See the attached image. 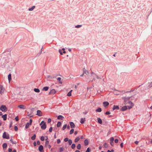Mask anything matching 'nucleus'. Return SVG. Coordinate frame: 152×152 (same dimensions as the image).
Returning a JSON list of instances; mask_svg holds the SVG:
<instances>
[{
    "mask_svg": "<svg viewBox=\"0 0 152 152\" xmlns=\"http://www.w3.org/2000/svg\"><path fill=\"white\" fill-rule=\"evenodd\" d=\"M94 75H95V76L96 77L97 79H101L102 78L101 77H99L97 75H96L95 74H94Z\"/></svg>",
    "mask_w": 152,
    "mask_h": 152,
    "instance_id": "nucleus-38",
    "label": "nucleus"
},
{
    "mask_svg": "<svg viewBox=\"0 0 152 152\" xmlns=\"http://www.w3.org/2000/svg\"><path fill=\"white\" fill-rule=\"evenodd\" d=\"M75 144H72L71 146V148L72 149L75 148Z\"/></svg>",
    "mask_w": 152,
    "mask_h": 152,
    "instance_id": "nucleus-37",
    "label": "nucleus"
},
{
    "mask_svg": "<svg viewBox=\"0 0 152 152\" xmlns=\"http://www.w3.org/2000/svg\"><path fill=\"white\" fill-rule=\"evenodd\" d=\"M104 146L105 148H107L108 147L107 144L106 142H105L104 144Z\"/></svg>",
    "mask_w": 152,
    "mask_h": 152,
    "instance_id": "nucleus-42",
    "label": "nucleus"
},
{
    "mask_svg": "<svg viewBox=\"0 0 152 152\" xmlns=\"http://www.w3.org/2000/svg\"><path fill=\"white\" fill-rule=\"evenodd\" d=\"M49 88V87H45L43 88V90H45V91H47Z\"/></svg>",
    "mask_w": 152,
    "mask_h": 152,
    "instance_id": "nucleus-28",
    "label": "nucleus"
},
{
    "mask_svg": "<svg viewBox=\"0 0 152 152\" xmlns=\"http://www.w3.org/2000/svg\"><path fill=\"white\" fill-rule=\"evenodd\" d=\"M72 90H71L67 94V96H71V95H72L71 93H72Z\"/></svg>",
    "mask_w": 152,
    "mask_h": 152,
    "instance_id": "nucleus-26",
    "label": "nucleus"
},
{
    "mask_svg": "<svg viewBox=\"0 0 152 152\" xmlns=\"http://www.w3.org/2000/svg\"><path fill=\"white\" fill-rule=\"evenodd\" d=\"M80 139V138L79 137H77L75 139V142H77L78 141H79V140Z\"/></svg>",
    "mask_w": 152,
    "mask_h": 152,
    "instance_id": "nucleus-23",
    "label": "nucleus"
},
{
    "mask_svg": "<svg viewBox=\"0 0 152 152\" xmlns=\"http://www.w3.org/2000/svg\"><path fill=\"white\" fill-rule=\"evenodd\" d=\"M34 91L37 93H39L40 92V90L38 88H35L34 89Z\"/></svg>",
    "mask_w": 152,
    "mask_h": 152,
    "instance_id": "nucleus-19",
    "label": "nucleus"
},
{
    "mask_svg": "<svg viewBox=\"0 0 152 152\" xmlns=\"http://www.w3.org/2000/svg\"><path fill=\"white\" fill-rule=\"evenodd\" d=\"M77 149H79V150H80V149L81 148V145L80 144H79L77 146Z\"/></svg>",
    "mask_w": 152,
    "mask_h": 152,
    "instance_id": "nucleus-35",
    "label": "nucleus"
},
{
    "mask_svg": "<svg viewBox=\"0 0 152 152\" xmlns=\"http://www.w3.org/2000/svg\"><path fill=\"white\" fill-rule=\"evenodd\" d=\"M66 126H67V124H64L63 127H62V130H64L66 128Z\"/></svg>",
    "mask_w": 152,
    "mask_h": 152,
    "instance_id": "nucleus-31",
    "label": "nucleus"
},
{
    "mask_svg": "<svg viewBox=\"0 0 152 152\" xmlns=\"http://www.w3.org/2000/svg\"><path fill=\"white\" fill-rule=\"evenodd\" d=\"M18 107L20 109L24 110L26 109V107L24 105H20L18 106Z\"/></svg>",
    "mask_w": 152,
    "mask_h": 152,
    "instance_id": "nucleus-5",
    "label": "nucleus"
},
{
    "mask_svg": "<svg viewBox=\"0 0 152 152\" xmlns=\"http://www.w3.org/2000/svg\"><path fill=\"white\" fill-rule=\"evenodd\" d=\"M0 110L3 112H6L7 110V108L5 105H1L0 107Z\"/></svg>",
    "mask_w": 152,
    "mask_h": 152,
    "instance_id": "nucleus-2",
    "label": "nucleus"
},
{
    "mask_svg": "<svg viewBox=\"0 0 152 152\" xmlns=\"http://www.w3.org/2000/svg\"><path fill=\"white\" fill-rule=\"evenodd\" d=\"M14 129H15V130L16 131H17L18 130V128L17 126H15Z\"/></svg>",
    "mask_w": 152,
    "mask_h": 152,
    "instance_id": "nucleus-46",
    "label": "nucleus"
},
{
    "mask_svg": "<svg viewBox=\"0 0 152 152\" xmlns=\"http://www.w3.org/2000/svg\"><path fill=\"white\" fill-rule=\"evenodd\" d=\"M60 142H61V140L60 139H58L57 140V143L59 144Z\"/></svg>",
    "mask_w": 152,
    "mask_h": 152,
    "instance_id": "nucleus-49",
    "label": "nucleus"
},
{
    "mask_svg": "<svg viewBox=\"0 0 152 152\" xmlns=\"http://www.w3.org/2000/svg\"><path fill=\"white\" fill-rule=\"evenodd\" d=\"M5 91L4 88L1 85H0V94H2Z\"/></svg>",
    "mask_w": 152,
    "mask_h": 152,
    "instance_id": "nucleus-4",
    "label": "nucleus"
},
{
    "mask_svg": "<svg viewBox=\"0 0 152 152\" xmlns=\"http://www.w3.org/2000/svg\"><path fill=\"white\" fill-rule=\"evenodd\" d=\"M47 146H48V148H50L51 147V146L49 145H47Z\"/></svg>",
    "mask_w": 152,
    "mask_h": 152,
    "instance_id": "nucleus-63",
    "label": "nucleus"
},
{
    "mask_svg": "<svg viewBox=\"0 0 152 152\" xmlns=\"http://www.w3.org/2000/svg\"><path fill=\"white\" fill-rule=\"evenodd\" d=\"M84 73L86 74H87L88 73V72L87 70H86V71H84L83 72Z\"/></svg>",
    "mask_w": 152,
    "mask_h": 152,
    "instance_id": "nucleus-44",
    "label": "nucleus"
},
{
    "mask_svg": "<svg viewBox=\"0 0 152 152\" xmlns=\"http://www.w3.org/2000/svg\"><path fill=\"white\" fill-rule=\"evenodd\" d=\"M51 119H50V118H49L48 120V123H50L51 122Z\"/></svg>",
    "mask_w": 152,
    "mask_h": 152,
    "instance_id": "nucleus-56",
    "label": "nucleus"
},
{
    "mask_svg": "<svg viewBox=\"0 0 152 152\" xmlns=\"http://www.w3.org/2000/svg\"><path fill=\"white\" fill-rule=\"evenodd\" d=\"M118 139H115V143H117L118 142Z\"/></svg>",
    "mask_w": 152,
    "mask_h": 152,
    "instance_id": "nucleus-52",
    "label": "nucleus"
},
{
    "mask_svg": "<svg viewBox=\"0 0 152 152\" xmlns=\"http://www.w3.org/2000/svg\"><path fill=\"white\" fill-rule=\"evenodd\" d=\"M30 125V124H29V123L28 122L27 123L25 126L26 128V129L28 128L29 127Z\"/></svg>",
    "mask_w": 152,
    "mask_h": 152,
    "instance_id": "nucleus-29",
    "label": "nucleus"
},
{
    "mask_svg": "<svg viewBox=\"0 0 152 152\" xmlns=\"http://www.w3.org/2000/svg\"><path fill=\"white\" fill-rule=\"evenodd\" d=\"M110 144L112 146H114V143L113 142H110Z\"/></svg>",
    "mask_w": 152,
    "mask_h": 152,
    "instance_id": "nucleus-51",
    "label": "nucleus"
},
{
    "mask_svg": "<svg viewBox=\"0 0 152 152\" xmlns=\"http://www.w3.org/2000/svg\"><path fill=\"white\" fill-rule=\"evenodd\" d=\"M45 140V139H44V137L42 136L41 137V140H42V141H44Z\"/></svg>",
    "mask_w": 152,
    "mask_h": 152,
    "instance_id": "nucleus-48",
    "label": "nucleus"
},
{
    "mask_svg": "<svg viewBox=\"0 0 152 152\" xmlns=\"http://www.w3.org/2000/svg\"><path fill=\"white\" fill-rule=\"evenodd\" d=\"M42 112L40 110H37V114L36 115H38L39 116H42Z\"/></svg>",
    "mask_w": 152,
    "mask_h": 152,
    "instance_id": "nucleus-6",
    "label": "nucleus"
},
{
    "mask_svg": "<svg viewBox=\"0 0 152 152\" xmlns=\"http://www.w3.org/2000/svg\"><path fill=\"white\" fill-rule=\"evenodd\" d=\"M138 142H139L138 141H136L134 142L136 144H138Z\"/></svg>",
    "mask_w": 152,
    "mask_h": 152,
    "instance_id": "nucleus-62",
    "label": "nucleus"
},
{
    "mask_svg": "<svg viewBox=\"0 0 152 152\" xmlns=\"http://www.w3.org/2000/svg\"><path fill=\"white\" fill-rule=\"evenodd\" d=\"M84 144L85 145H87L88 144V141L87 139H86L84 140Z\"/></svg>",
    "mask_w": 152,
    "mask_h": 152,
    "instance_id": "nucleus-24",
    "label": "nucleus"
},
{
    "mask_svg": "<svg viewBox=\"0 0 152 152\" xmlns=\"http://www.w3.org/2000/svg\"><path fill=\"white\" fill-rule=\"evenodd\" d=\"M68 143H69V145H71L72 143V140L71 139H69L68 140Z\"/></svg>",
    "mask_w": 152,
    "mask_h": 152,
    "instance_id": "nucleus-36",
    "label": "nucleus"
},
{
    "mask_svg": "<svg viewBox=\"0 0 152 152\" xmlns=\"http://www.w3.org/2000/svg\"><path fill=\"white\" fill-rule=\"evenodd\" d=\"M82 25H77L75 27L76 28H79L82 26Z\"/></svg>",
    "mask_w": 152,
    "mask_h": 152,
    "instance_id": "nucleus-45",
    "label": "nucleus"
},
{
    "mask_svg": "<svg viewBox=\"0 0 152 152\" xmlns=\"http://www.w3.org/2000/svg\"><path fill=\"white\" fill-rule=\"evenodd\" d=\"M32 122V120L31 119H30L29 121V124H30V125H31Z\"/></svg>",
    "mask_w": 152,
    "mask_h": 152,
    "instance_id": "nucleus-58",
    "label": "nucleus"
},
{
    "mask_svg": "<svg viewBox=\"0 0 152 152\" xmlns=\"http://www.w3.org/2000/svg\"><path fill=\"white\" fill-rule=\"evenodd\" d=\"M61 125V123L60 122H58L57 124V127H59Z\"/></svg>",
    "mask_w": 152,
    "mask_h": 152,
    "instance_id": "nucleus-33",
    "label": "nucleus"
},
{
    "mask_svg": "<svg viewBox=\"0 0 152 152\" xmlns=\"http://www.w3.org/2000/svg\"><path fill=\"white\" fill-rule=\"evenodd\" d=\"M48 78H49L53 79L54 78V77L53 76L48 75Z\"/></svg>",
    "mask_w": 152,
    "mask_h": 152,
    "instance_id": "nucleus-39",
    "label": "nucleus"
},
{
    "mask_svg": "<svg viewBox=\"0 0 152 152\" xmlns=\"http://www.w3.org/2000/svg\"><path fill=\"white\" fill-rule=\"evenodd\" d=\"M74 129H72L70 131V133H69L70 134H73L74 132Z\"/></svg>",
    "mask_w": 152,
    "mask_h": 152,
    "instance_id": "nucleus-34",
    "label": "nucleus"
},
{
    "mask_svg": "<svg viewBox=\"0 0 152 152\" xmlns=\"http://www.w3.org/2000/svg\"><path fill=\"white\" fill-rule=\"evenodd\" d=\"M8 79L9 80V81H10L11 80V74H9L8 75Z\"/></svg>",
    "mask_w": 152,
    "mask_h": 152,
    "instance_id": "nucleus-25",
    "label": "nucleus"
},
{
    "mask_svg": "<svg viewBox=\"0 0 152 152\" xmlns=\"http://www.w3.org/2000/svg\"><path fill=\"white\" fill-rule=\"evenodd\" d=\"M127 107L126 106H124L121 109V110L122 111H125L126 110H127Z\"/></svg>",
    "mask_w": 152,
    "mask_h": 152,
    "instance_id": "nucleus-15",
    "label": "nucleus"
},
{
    "mask_svg": "<svg viewBox=\"0 0 152 152\" xmlns=\"http://www.w3.org/2000/svg\"><path fill=\"white\" fill-rule=\"evenodd\" d=\"M103 104L104 107H106L109 105V104L107 102H103Z\"/></svg>",
    "mask_w": 152,
    "mask_h": 152,
    "instance_id": "nucleus-9",
    "label": "nucleus"
},
{
    "mask_svg": "<svg viewBox=\"0 0 152 152\" xmlns=\"http://www.w3.org/2000/svg\"><path fill=\"white\" fill-rule=\"evenodd\" d=\"M15 119L16 120V121H18L19 119L18 118V116H17L15 118Z\"/></svg>",
    "mask_w": 152,
    "mask_h": 152,
    "instance_id": "nucleus-55",
    "label": "nucleus"
},
{
    "mask_svg": "<svg viewBox=\"0 0 152 152\" xmlns=\"http://www.w3.org/2000/svg\"><path fill=\"white\" fill-rule=\"evenodd\" d=\"M69 124L70 125L71 128H74L75 127V125L73 122H69Z\"/></svg>",
    "mask_w": 152,
    "mask_h": 152,
    "instance_id": "nucleus-7",
    "label": "nucleus"
},
{
    "mask_svg": "<svg viewBox=\"0 0 152 152\" xmlns=\"http://www.w3.org/2000/svg\"><path fill=\"white\" fill-rule=\"evenodd\" d=\"M56 92V91L55 89H53L51 90V91L50 92V94H55Z\"/></svg>",
    "mask_w": 152,
    "mask_h": 152,
    "instance_id": "nucleus-10",
    "label": "nucleus"
},
{
    "mask_svg": "<svg viewBox=\"0 0 152 152\" xmlns=\"http://www.w3.org/2000/svg\"><path fill=\"white\" fill-rule=\"evenodd\" d=\"M86 120H85V118H81V120L80 121V122L81 124H83L84 123V122H85Z\"/></svg>",
    "mask_w": 152,
    "mask_h": 152,
    "instance_id": "nucleus-16",
    "label": "nucleus"
},
{
    "mask_svg": "<svg viewBox=\"0 0 152 152\" xmlns=\"http://www.w3.org/2000/svg\"><path fill=\"white\" fill-rule=\"evenodd\" d=\"M58 81H59V83L60 84L62 83V82L61 81V78L60 77H58L57 78Z\"/></svg>",
    "mask_w": 152,
    "mask_h": 152,
    "instance_id": "nucleus-21",
    "label": "nucleus"
},
{
    "mask_svg": "<svg viewBox=\"0 0 152 152\" xmlns=\"http://www.w3.org/2000/svg\"><path fill=\"white\" fill-rule=\"evenodd\" d=\"M3 148H6L7 147V144L6 143H4L3 145Z\"/></svg>",
    "mask_w": 152,
    "mask_h": 152,
    "instance_id": "nucleus-18",
    "label": "nucleus"
},
{
    "mask_svg": "<svg viewBox=\"0 0 152 152\" xmlns=\"http://www.w3.org/2000/svg\"><path fill=\"white\" fill-rule=\"evenodd\" d=\"M3 137L4 138L9 139V135L8 134H7L6 132H4L3 135Z\"/></svg>",
    "mask_w": 152,
    "mask_h": 152,
    "instance_id": "nucleus-3",
    "label": "nucleus"
},
{
    "mask_svg": "<svg viewBox=\"0 0 152 152\" xmlns=\"http://www.w3.org/2000/svg\"><path fill=\"white\" fill-rule=\"evenodd\" d=\"M68 139L67 138H66L64 140V141L65 142H67V141H68Z\"/></svg>",
    "mask_w": 152,
    "mask_h": 152,
    "instance_id": "nucleus-54",
    "label": "nucleus"
},
{
    "mask_svg": "<svg viewBox=\"0 0 152 152\" xmlns=\"http://www.w3.org/2000/svg\"><path fill=\"white\" fill-rule=\"evenodd\" d=\"M49 141L48 140H46L45 142V146H47V145H49Z\"/></svg>",
    "mask_w": 152,
    "mask_h": 152,
    "instance_id": "nucleus-43",
    "label": "nucleus"
},
{
    "mask_svg": "<svg viewBox=\"0 0 152 152\" xmlns=\"http://www.w3.org/2000/svg\"><path fill=\"white\" fill-rule=\"evenodd\" d=\"M7 115L5 114L4 115H2L1 116V117L3 118V120L4 121H5L6 120L7 118Z\"/></svg>",
    "mask_w": 152,
    "mask_h": 152,
    "instance_id": "nucleus-13",
    "label": "nucleus"
},
{
    "mask_svg": "<svg viewBox=\"0 0 152 152\" xmlns=\"http://www.w3.org/2000/svg\"><path fill=\"white\" fill-rule=\"evenodd\" d=\"M63 148L60 147L59 148V152H63Z\"/></svg>",
    "mask_w": 152,
    "mask_h": 152,
    "instance_id": "nucleus-32",
    "label": "nucleus"
},
{
    "mask_svg": "<svg viewBox=\"0 0 152 152\" xmlns=\"http://www.w3.org/2000/svg\"><path fill=\"white\" fill-rule=\"evenodd\" d=\"M97 120L98 122L100 124H102V121L101 119L99 118H97Z\"/></svg>",
    "mask_w": 152,
    "mask_h": 152,
    "instance_id": "nucleus-12",
    "label": "nucleus"
},
{
    "mask_svg": "<svg viewBox=\"0 0 152 152\" xmlns=\"http://www.w3.org/2000/svg\"><path fill=\"white\" fill-rule=\"evenodd\" d=\"M102 111V109L101 108L99 107L96 110V112H100Z\"/></svg>",
    "mask_w": 152,
    "mask_h": 152,
    "instance_id": "nucleus-20",
    "label": "nucleus"
},
{
    "mask_svg": "<svg viewBox=\"0 0 152 152\" xmlns=\"http://www.w3.org/2000/svg\"><path fill=\"white\" fill-rule=\"evenodd\" d=\"M120 145H121V147L122 148L123 146V142L121 143L120 144Z\"/></svg>",
    "mask_w": 152,
    "mask_h": 152,
    "instance_id": "nucleus-59",
    "label": "nucleus"
},
{
    "mask_svg": "<svg viewBox=\"0 0 152 152\" xmlns=\"http://www.w3.org/2000/svg\"><path fill=\"white\" fill-rule=\"evenodd\" d=\"M34 146H36L37 145V143L35 141L34 142Z\"/></svg>",
    "mask_w": 152,
    "mask_h": 152,
    "instance_id": "nucleus-60",
    "label": "nucleus"
},
{
    "mask_svg": "<svg viewBox=\"0 0 152 152\" xmlns=\"http://www.w3.org/2000/svg\"><path fill=\"white\" fill-rule=\"evenodd\" d=\"M110 114V113L109 111H107L105 112V114L107 115H109Z\"/></svg>",
    "mask_w": 152,
    "mask_h": 152,
    "instance_id": "nucleus-47",
    "label": "nucleus"
},
{
    "mask_svg": "<svg viewBox=\"0 0 152 152\" xmlns=\"http://www.w3.org/2000/svg\"><path fill=\"white\" fill-rule=\"evenodd\" d=\"M35 8V6H32L31 8H29L28 9V10L29 11H32Z\"/></svg>",
    "mask_w": 152,
    "mask_h": 152,
    "instance_id": "nucleus-22",
    "label": "nucleus"
},
{
    "mask_svg": "<svg viewBox=\"0 0 152 152\" xmlns=\"http://www.w3.org/2000/svg\"><path fill=\"white\" fill-rule=\"evenodd\" d=\"M38 149L40 152H42L43 149V146L42 145H40L39 146Z\"/></svg>",
    "mask_w": 152,
    "mask_h": 152,
    "instance_id": "nucleus-8",
    "label": "nucleus"
},
{
    "mask_svg": "<svg viewBox=\"0 0 152 152\" xmlns=\"http://www.w3.org/2000/svg\"><path fill=\"white\" fill-rule=\"evenodd\" d=\"M119 109V107L118 105H114L113 106V110H114L115 109L118 110Z\"/></svg>",
    "mask_w": 152,
    "mask_h": 152,
    "instance_id": "nucleus-14",
    "label": "nucleus"
},
{
    "mask_svg": "<svg viewBox=\"0 0 152 152\" xmlns=\"http://www.w3.org/2000/svg\"><path fill=\"white\" fill-rule=\"evenodd\" d=\"M91 151V149L89 148H88L86 151V152H90Z\"/></svg>",
    "mask_w": 152,
    "mask_h": 152,
    "instance_id": "nucleus-41",
    "label": "nucleus"
},
{
    "mask_svg": "<svg viewBox=\"0 0 152 152\" xmlns=\"http://www.w3.org/2000/svg\"><path fill=\"white\" fill-rule=\"evenodd\" d=\"M52 129H53L52 127H50L49 129V132H52Z\"/></svg>",
    "mask_w": 152,
    "mask_h": 152,
    "instance_id": "nucleus-50",
    "label": "nucleus"
},
{
    "mask_svg": "<svg viewBox=\"0 0 152 152\" xmlns=\"http://www.w3.org/2000/svg\"><path fill=\"white\" fill-rule=\"evenodd\" d=\"M40 125H41V128L45 130L46 128V123L44 121H42L40 124Z\"/></svg>",
    "mask_w": 152,
    "mask_h": 152,
    "instance_id": "nucleus-1",
    "label": "nucleus"
},
{
    "mask_svg": "<svg viewBox=\"0 0 152 152\" xmlns=\"http://www.w3.org/2000/svg\"><path fill=\"white\" fill-rule=\"evenodd\" d=\"M114 138L113 137H111L110 138V142H113Z\"/></svg>",
    "mask_w": 152,
    "mask_h": 152,
    "instance_id": "nucleus-40",
    "label": "nucleus"
},
{
    "mask_svg": "<svg viewBox=\"0 0 152 152\" xmlns=\"http://www.w3.org/2000/svg\"><path fill=\"white\" fill-rule=\"evenodd\" d=\"M36 136L35 134H34L31 137V139L32 140H34L35 139Z\"/></svg>",
    "mask_w": 152,
    "mask_h": 152,
    "instance_id": "nucleus-27",
    "label": "nucleus"
},
{
    "mask_svg": "<svg viewBox=\"0 0 152 152\" xmlns=\"http://www.w3.org/2000/svg\"><path fill=\"white\" fill-rule=\"evenodd\" d=\"M129 103H130L131 104V106H128V108L129 109H131V108H132V107L133 106V103L132 102H131L130 101H129Z\"/></svg>",
    "mask_w": 152,
    "mask_h": 152,
    "instance_id": "nucleus-11",
    "label": "nucleus"
},
{
    "mask_svg": "<svg viewBox=\"0 0 152 152\" xmlns=\"http://www.w3.org/2000/svg\"><path fill=\"white\" fill-rule=\"evenodd\" d=\"M10 141L12 143V144H15L17 143L16 141H14L12 140V139H11L10 140Z\"/></svg>",
    "mask_w": 152,
    "mask_h": 152,
    "instance_id": "nucleus-30",
    "label": "nucleus"
},
{
    "mask_svg": "<svg viewBox=\"0 0 152 152\" xmlns=\"http://www.w3.org/2000/svg\"><path fill=\"white\" fill-rule=\"evenodd\" d=\"M59 52L60 53V54L61 55H62L63 54V53L62 52V51H61V50H59Z\"/></svg>",
    "mask_w": 152,
    "mask_h": 152,
    "instance_id": "nucleus-53",
    "label": "nucleus"
},
{
    "mask_svg": "<svg viewBox=\"0 0 152 152\" xmlns=\"http://www.w3.org/2000/svg\"><path fill=\"white\" fill-rule=\"evenodd\" d=\"M64 118V117L61 115H59L58 116L57 118L58 119L63 120Z\"/></svg>",
    "mask_w": 152,
    "mask_h": 152,
    "instance_id": "nucleus-17",
    "label": "nucleus"
},
{
    "mask_svg": "<svg viewBox=\"0 0 152 152\" xmlns=\"http://www.w3.org/2000/svg\"><path fill=\"white\" fill-rule=\"evenodd\" d=\"M8 151L9 152H12V150L11 148H9L8 150Z\"/></svg>",
    "mask_w": 152,
    "mask_h": 152,
    "instance_id": "nucleus-57",
    "label": "nucleus"
},
{
    "mask_svg": "<svg viewBox=\"0 0 152 152\" xmlns=\"http://www.w3.org/2000/svg\"><path fill=\"white\" fill-rule=\"evenodd\" d=\"M77 132H77V131H75V133H74V134H75V135H76V134H77Z\"/></svg>",
    "mask_w": 152,
    "mask_h": 152,
    "instance_id": "nucleus-64",
    "label": "nucleus"
},
{
    "mask_svg": "<svg viewBox=\"0 0 152 152\" xmlns=\"http://www.w3.org/2000/svg\"><path fill=\"white\" fill-rule=\"evenodd\" d=\"M40 142L39 141H38L37 142V145H39L40 144Z\"/></svg>",
    "mask_w": 152,
    "mask_h": 152,
    "instance_id": "nucleus-61",
    "label": "nucleus"
}]
</instances>
